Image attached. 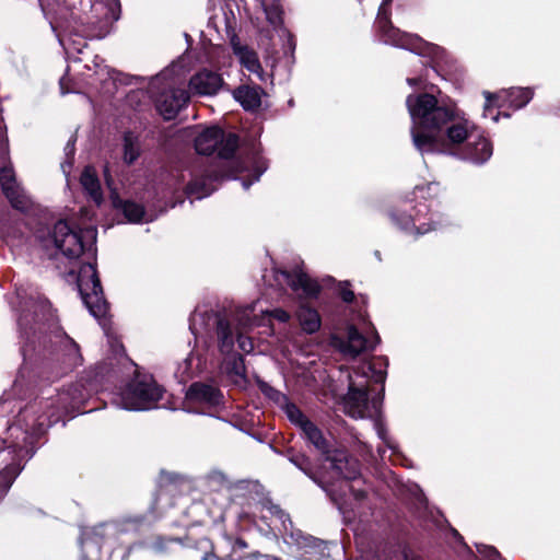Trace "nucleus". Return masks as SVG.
Listing matches in <instances>:
<instances>
[{"label": "nucleus", "instance_id": "20e7f679", "mask_svg": "<svg viewBox=\"0 0 560 560\" xmlns=\"http://www.w3.org/2000/svg\"><path fill=\"white\" fill-rule=\"evenodd\" d=\"M390 2L392 0H383L378 8L374 24L378 40L385 45L408 50L420 57H430L433 60L442 59L445 55L444 48L423 40L417 34L402 32L393 25L387 12V7Z\"/></svg>", "mask_w": 560, "mask_h": 560}, {"label": "nucleus", "instance_id": "09e8293b", "mask_svg": "<svg viewBox=\"0 0 560 560\" xmlns=\"http://www.w3.org/2000/svg\"><path fill=\"white\" fill-rule=\"evenodd\" d=\"M261 172H262V171H260V172H259V174H257V175L255 176V180H258V179H259V176H260Z\"/></svg>", "mask_w": 560, "mask_h": 560}, {"label": "nucleus", "instance_id": "7ed1b4c3", "mask_svg": "<svg viewBox=\"0 0 560 560\" xmlns=\"http://www.w3.org/2000/svg\"><path fill=\"white\" fill-rule=\"evenodd\" d=\"M439 191V184L431 182L425 186H416L412 191V199H408L399 207L388 211L392 223L400 231L415 237L422 236L431 231H436L445 225L446 220L443 214L433 212L424 202L412 205L415 199H428Z\"/></svg>", "mask_w": 560, "mask_h": 560}, {"label": "nucleus", "instance_id": "37998d69", "mask_svg": "<svg viewBox=\"0 0 560 560\" xmlns=\"http://www.w3.org/2000/svg\"><path fill=\"white\" fill-rule=\"evenodd\" d=\"M374 257L377 259V261H382V254L380 250H374Z\"/></svg>", "mask_w": 560, "mask_h": 560}, {"label": "nucleus", "instance_id": "5fc2aeb1", "mask_svg": "<svg viewBox=\"0 0 560 560\" xmlns=\"http://www.w3.org/2000/svg\"><path fill=\"white\" fill-rule=\"evenodd\" d=\"M82 536H84V534H82ZM80 544H81V545L83 544V537H81V539H80Z\"/></svg>", "mask_w": 560, "mask_h": 560}, {"label": "nucleus", "instance_id": "a19ab883", "mask_svg": "<svg viewBox=\"0 0 560 560\" xmlns=\"http://www.w3.org/2000/svg\"><path fill=\"white\" fill-rule=\"evenodd\" d=\"M74 141H75V139L69 140V142L67 143V145L65 148V152L68 158L73 156V154H74Z\"/></svg>", "mask_w": 560, "mask_h": 560}, {"label": "nucleus", "instance_id": "dca6fc26", "mask_svg": "<svg viewBox=\"0 0 560 560\" xmlns=\"http://www.w3.org/2000/svg\"><path fill=\"white\" fill-rule=\"evenodd\" d=\"M0 185L13 208L24 211L30 201L15 180V174L10 163L0 168Z\"/></svg>", "mask_w": 560, "mask_h": 560}, {"label": "nucleus", "instance_id": "5701e85b", "mask_svg": "<svg viewBox=\"0 0 560 560\" xmlns=\"http://www.w3.org/2000/svg\"><path fill=\"white\" fill-rule=\"evenodd\" d=\"M80 183L89 197L98 206L103 201L100 180L93 167L86 166L81 174Z\"/></svg>", "mask_w": 560, "mask_h": 560}, {"label": "nucleus", "instance_id": "2eb2a0df", "mask_svg": "<svg viewBox=\"0 0 560 560\" xmlns=\"http://www.w3.org/2000/svg\"><path fill=\"white\" fill-rule=\"evenodd\" d=\"M224 81L220 73L202 69L189 80V93L198 96H213L223 88Z\"/></svg>", "mask_w": 560, "mask_h": 560}, {"label": "nucleus", "instance_id": "4468645a", "mask_svg": "<svg viewBox=\"0 0 560 560\" xmlns=\"http://www.w3.org/2000/svg\"><path fill=\"white\" fill-rule=\"evenodd\" d=\"M256 306L257 303L238 308L235 312L233 322L236 325V331H234L232 324H230L234 337L236 336L240 349L246 353H249L254 349V343L250 338L245 336V332H247L249 328L260 325V318L255 314ZM228 322L231 323L230 320Z\"/></svg>", "mask_w": 560, "mask_h": 560}, {"label": "nucleus", "instance_id": "49530a36", "mask_svg": "<svg viewBox=\"0 0 560 560\" xmlns=\"http://www.w3.org/2000/svg\"><path fill=\"white\" fill-rule=\"evenodd\" d=\"M252 184V182L247 183V182H243V186L245 189H247L249 187V185Z\"/></svg>", "mask_w": 560, "mask_h": 560}, {"label": "nucleus", "instance_id": "c85d7f7f", "mask_svg": "<svg viewBox=\"0 0 560 560\" xmlns=\"http://www.w3.org/2000/svg\"><path fill=\"white\" fill-rule=\"evenodd\" d=\"M140 154L139 143L131 133H126L124 138V161L127 164L133 163Z\"/></svg>", "mask_w": 560, "mask_h": 560}, {"label": "nucleus", "instance_id": "79ce46f5", "mask_svg": "<svg viewBox=\"0 0 560 560\" xmlns=\"http://www.w3.org/2000/svg\"><path fill=\"white\" fill-rule=\"evenodd\" d=\"M67 167H68V168H70V167H71V162H70V161H67V162H65V163H62V164H61V168H62V171H63V173H65V174H68V172H69V171L67 170Z\"/></svg>", "mask_w": 560, "mask_h": 560}, {"label": "nucleus", "instance_id": "2f4dec72", "mask_svg": "<svg viewBox=\"0 0 560 560\" xmlns=\"http://www.w3.org/2000/svg\"><path fill=\"white\" fill-rule=\"evenodd\" d=\"M261 392L266 397L272 400L278 407L281 409L290 401L289 398L279 392L278 389L271 387L268 384H262L260 386Z\"/></svg>", "mask_w": 560, "mask_h": 560}, {"label": "nucleus", "instance_id": "6ab92c4d", "mask_svg": "<svg viewBox=\"0 0 560 560\" xmlns=\"http://www.w3.org/2000/svg\"><path fill=\"white\" fill-rule=\"evenodd\" d=\"M231 46L233 54L236 56L242 67H244L250 73L257 75L258 79L264 80V70L257 52L249 46L242 44L235 37L232 38Z\"/></svg>", "mask_w": 560, "mask_h": 560}, {"label": "nucleus", "instance_id": "7c9ffc66", "mask_svg": "<svg viewBox=\"0 0 560 560\" xmlns=\"http://www.w3.org/2000/svg\"><path fill=\"white\" fill-rule=\"evenodd\" d=\"M21 466L19 464H11L8 465L1 472H0V487H3L5 489L10 488L13 483L14 479L18 477V475L21 471Z\"/></svg>", "mask_w": 560, "mask_h": 560}, {"label": "nucleus", "instance_id": "8fccbe9b", "mask_svg": "<svg viewBox=\"0 0 560 560\" xmlns=\"http://www.w3.org/2000/svg\"><path fill=\"white\" fill-rule=\"evenodd\" d=\"M83 212H84V215H86V217H88V215H89V213H90V212H89V210H84Z\"/></svg>", "mask_w": 560, "mask_h": 560}, {"label": "nucleus", "instance_id": "a211bd4d", "mask_svg": "<svg viewBox=\"0 0 560 560\" xmlns=\"http://www.w3.org/2000/svg\"><path fill=\"white\" fill-rule=\"evenodd\" d=\"M225 552L220 560H279L276 557L262 555L258 551L247 552L248 545L242 538L224 537Z\"/></svg>", "mask_w": 560, "mask_h": 560}, {"label": "nucleus", "instance_id": "c756f323", "mask_svg": "<svg viewBox=\"0 0 560 560\" xmlns=\"http://www.w3.org/2000/svg\"><path fill=\"white\" fill-rule=\"evenodd\" d=\"M290 460L300 470H302L306 476H308L312 480H315L314 465H313V460L310 457H307L303 454H299V455H292L290 457Z\"/></svg>", "mask_w": 560, "mask_h": 560}, {"label": "nucleus", "instance_id": "cd10ccee", "mask_svg": "<svg viewBox=\"0 0 560 560\" xmlns=\"http://www.w3.org/2000/svg\"><path fill=\"white\" fill-rule=\"evenodd\" d=\"M444 54H446L445 50H444ZM427 58L430 60V62H432L434 65L430 66V68L427 67L425 65H423V67H424L423 73H421L419 77L407 78L406 81L409 86L422 89L424 86L425 81L430 78L429 71L432 70V71L436 72V66H439L441 62L445 61L446 55H444L443 58L440 60H433L430 57H427Z\"/></svg>", "mask_w": 560, "mask_h": 560}, {"label": "nucleus", "instance_id": "0eeeda50", "mask_svg": "<svg viewBox=\"0 0 560 560\" xmlns=\"http://www.w3.org/2000/svg\"><path fill=\"white\" fill-rule=\"evenodd\" d=\"M162 398V388L151 376H137L115 397L117 406L126 410L153 408Z\"/></svg>", "mask_w": 560, "mask_h": 560}, {"label": "nucleus", "instance_id": "ddd939ff", "mask_svg": "<svg viewBox=\"0 0 560 560\" xmlns=\"http://www.w3.org/2000/svg\"><path fill=\"white\" fill-rule=\"evenodd\" d=\"M486 103L483 107V117L493 112L492 100H499L502 105H505L513 109H521L525 107L534 97V90L532 88H510L502 90L497 94L486 92Z\"/></svg>", "mask_w": 560, "mask_h": 560}, {"label": "nucleus", "instance_id": "3c124183", "mask_svg": "<svg viewBox=\"0 0 560 560\" xmlns=\"http://www.w3.org/2000/svg\"><path fill=\"white\" fill-rule=\"evenodd\" d=\"M74 49H77L79 52H81V47H74Z\"/></svg>", "mask_w": 560, "mask_h": 560}, {"label": "nucleus", "instance_id": "c9c22d12", "mask_svg": "<svg viewBox=\"0 0 560 560\" xmlns=\"http://www.w3.org/2000/svg\"><path fill=\"white\" fill-rule=\"evenodd\" d=\"M260 312L267 314L268 316H270L281 323H285L290 318L289 313L281 308H276L270 312H268V311L265 312V311L260 310Z\"/></svg>", "mask_w": 560, "mask_h": 560}, {"label": "nucleus", "instance_id": "de8ad7c7", "mask_svg": "<svg viewBox=\"0 0 560 560\" xmlns=\"http://www.w3.org/2000/svg\"><path fill=\"white\" fill-rule=\"evenodd\" d=\"M316 325H317V330H318V329H319V327H320V318H319V316H318V315H317V322H316Z\"/></svg>", "mask_w": 560, "mask_h": 560}, {"label": "nucleus", "instance_id": "b1692460", "mask_svg": "<svg viewBox=\"0 0 560 560\" xmlns=\"http://www.w3.org/2000/svg\"><path fill=\"white\" fill-rule=\"evenodd\" d=\"M233 95L246 110H254L260 106L261 90L258 86L242 85L234 90Z\"/></svg>", "mask_w": 560, "mask_h": 560}, {"label": "nucleus", "instance_id": "4c0bfd02", "mask_svg": "<svg viewBox=\"0 0 560 560\" xmlns=\"http://www.w3.org/2000/svg\"><path fill=\"white\" fill-rule=\"evenodd\" d=\"M316 548H317V553H320L323 556H324V551L325 550L330 552L331 549H335V550H339L340 549L338 544L328 542V541L320 540V539H317ZM327 555L329 556V553H327Z\"/></svg>", "mask_w": 560, "mask_h": 560}, {"label": "nucleus", "instance_id": "f257e3e1", "mask_svg": "<svg viewBox=\"0 0 560 560\" xmlns=\"http://www.w3.org/2000/svg\"><path fill=\"white\" fill-rule=\"evenodd\" d=\"M416 150L425 154L455 155L482 165L493 154L491 141L457 105L431 93L409 94L406 98Z\"/></svg>", "mask_w": 560, "mask_h": 560}, {"label": "nucleus", "instance_id": "4be33fe9", "mask_svg": "<svg viewBox=\"0 0 560 560\" xmlns=\"http://www.w3.org/2000/svg\"><path fill=\"white\" fill-rule=\"evenodd\" d=\"M325 285H335L336 292L342 300V302L347 304L358 302L353 290L350 288L349 281H337L334 277L327 275L317 277V294L319 293L320 289Z\"/></svg>", "mask_w": 560, "mask_h": 560}, {"label": "nucleus", "instance_id": "f03ea898", "mask_svg": "<svg viewBox=\"0 0 560 560\" xmlns=\"http://www.w3.org/2000/svg\"><path fill=\"white\" fill-rule=\"evenodd\" d=\"M388 360L364 361L351 371L342 365L317 370V400L340 405L353 419L375 418L381 413Z\"/></svg>", "mask_w": 560, "mask_h": 560}, {"label": "nucleus", "instance_id": "6e6552de", "mask_svg": "<svg viewBox=\"0 0 560 560\" xmlns=\"http://www.w3.org/2000/svg\"><path fill=\"white\" fill-rule=\"evenodd\" d=\"M78 288L85 306L97 319L106 316L108 306L103 296V290L94 264H83L78 272Z\"/></svg>", "mask_w": 560, "mask_h": 560}, {"label": "nucleus", "instance_id": "f8f14e48", "mask_svg": "<svg viewBox=\"0 0 560 560\" xmlns=\"http://www.w3.org/2000/svg\"><path fill=\"white\" fill-rule=\"evenodd\" d=\"M217 334L220 352L225 355L221 364V370L223 373H226L233 382L237 383L244 377L245 366L243 358L232 353L234 348V335L226 318H218Z\"/></svg>", "mask_w": 560, "mask_h": 560}, {"label": "nucleus", "instance_id": "ea45409f", "mask_svg": "<svg viewBox=\"0 0 560 560\" xmlns=\"http://www.w3.org/2000/svg\"><path fill=\"white\" fill-rule=\"evenodd\" d=\"M142 517L127 518L124 522V530H128L129 528H137L142 523Z\"/></svg>", "mask_w": 560, "mask_h": 560}, {"label": "nucleus", "instance_id": "e433bc0d", "mask_svg": "<svg viewBox=\"0 0 560 560\" xmlns=\"http://www.w3.org/2000/svg\"><path fill=\"white\" fill-rule=\"evenodd\" d=\"M195 360H196V358L194 354H190L188 358L185 359L184 366H180V369H183V371H182L183 376L190 375V373L192 372V364H194ZM199 365H200V358H197V368Z\"/></svg>", "mask_w": 560, "mask_h": 560}, {"label": "nucleus", "instance_id": "603ef678", "mask_svg": "<svg viewBox=\"0 0 560 560\" xmlns=\"http://www.w3.org/2000/svg\"><path fill=\"white\" fill-rule=\"evenodd\" d=\"M418 491H419V492H421V491H420V489H418ZM420 497H421V500H423V499H424V498H423V493H420Z\"/></svg>", "mask_w": 560, "mask_h": 560}, {"label": "nucleus", "instance_id": "9d476101", "mask_svg": "<svg viewBox=\"0 0 560 560\" xmlns=\"http://www.w3.org/2000/svg\"><path fill=\"white\" fill-rule=\"evenodd\" d=\"M317 451H320L323 455H326V459L330 463V468L334 469L346 482V487L351 492L352 497L357 502H361L366 498V491L363 489L355 488L354 485L349 481L359 482L360 477V464L353 458L347 456L342 452H336L334 455L329 454L327 448V442L323 434L317 429Z\"/></svg>", "mask_w": 560, "mask_h": 560}, {"label": "nucleus", "instance_id": "864d4df0", "mask_svg": "<svg viewBox=\"0 0 560 560\" xmlns=\"http://www.w3.org/2000/svg\"><path fill=\"white\" fill-rule=\"evenodd\" d=\"M454 535L457 536L458 538H462L457 532H454Z\"/></svg>", "mask_w": 560, "mask_h": 560}, {"label": "nucleus", "instance_id": "13d9d810", "mask_svg": "<svg viewBox=\"0 0 560 560\" xmlns=\"http://www.w3.org/2000/svg\"><path fill=\"white\" fill-rule=\"evenodd\" d=\"M358 2H361V0H358Z\"/></svg>", "mask_w": 560, "mask_h": 560}, {"label": "nucleus", "instance_id": "f704fd0d", "mask_svg": "<svg viewBox=\"0 0 560 560\" xmlns=\"http://www.w3.org/2000/svg\"><path fill=\"white\" fill-rule=\"evenodd\" d=\"M476 548L478 553L487 560H503L499 551L492 546L476 544Z\"/></svg>", "mask_w": 560, "mask_h": 560}, {"label": "nucleus", "instance_id": "423d86ee", "mask_svg": "<svg viewBox=\"0 0 560 560\" xmlns=\"http://www.w3.org/2000/svg\"><path fill=\"white\" fill-rule=\"evenodd\" d=\"M96 229L93 225L70 226L67 221H58L52 231L55 246L69 259L79 258L81 255L94 257Z\"/></svg>", "mask_w": 560, "mask_h": 560}, {"label": "nucleus", "instance_id": "bb28decb", "mask_svg": "<svg viewBox=\"0 0 560 560\" xmlns=\"http://www.w3.org/2000/svg\"><path fill=\"white\" fill-rule=\"evenodd\" d=\"M260 4L266 13L267 20L273 26L281 23V5L279 0H259Z\"/></svg>", "mask_w": 560, "mask_h": 560}, {"label": "nucleus", "instance_id": "aec40b11", "mask_svg": "<svg viewBox=\"0 0 560 560\" xmlns=\"http://www.w3.org/2000/svg\"><path fill=\"white\" fill-rule=\"evenodd\" d=\"M187 398L192 402H200L208 406H215L221 402L220 390L210 384L194 383L187 392Z\"/></svg>", "mask_w": 560, "mask_h": 560}, {"label": "nucleus", "instance_id": "c03bdc74", "mask_svg": "<svg viewBox=\"0 0 560 560\" xmlns=\"http://www.w3.org/2000/svg\"><path fill=\"white\" fill-rule=\"evenodd\" d=\"M60 89H61V93L65 94L67 93L68 91L65 90V79H61L60 80Z\"/></svg>", "mask_w": 560, "mask_h": 560}, {"label": "nucleus", "instance_id": "a18cd8bd", "mask_svg": "<svg viewBox=\"0 0 560 560\" xmlns=\"http://www.w3.org/2000/svg\"><path fill=\"white\" fill-rule=\"evenodd\" d=\"M499 115H500V113H499V112H498V113H495V114H493V115L491 116V119H492L494 122H497V121L499 120Z\"/></svg>", "mask_w": 560, "mask_h": 560}, {"label": "nucleus", "instance_id": "f3484780", "mask_svg": "<svg viewBox=\"0 0 560 560\" xmlns=\"http://www.w3.org/2000/svg\"><path fill=\"white\" fill-rule=\"evenodd\" d=\"M189 91L182 88H171L161 93L156 100V107L161 115L170 120L187 104Z\"/></svg>", "mask_w": 560, "mask_h": 560}, {"label": "nucleus", "instance_id": "72a5a7b5", "mask_svg": "<svg viewBox=\"0 0 560 560\" xmlns=\"http://www.w3.org/2000/svg\"><path fill=\"white\" fill-rule=\"evenodd\" d=\"M373 420V427L376 431L377 436L389 447L394 448L390 440L387 438V431L386 428L381 419V413L376 416L375 418H370Z\"/></svg>", "mask_w": 560, "mask_h": 560}, {"label": "nucleus", "instance_id": "412c9836", "mask_svg": "<svg viewBox=\"0 0 560 560\" xmlns=\"http://www.w3.org/2000/svg\"><path fill=\"white\" fill-rule=\"evenodd\" d=\"M282 410L287 415L288 419L296 427H299L306 440L315 444V427L303 412L292 402H288Z\"/></svg>", "mask_w": 560, "mask_h": 560}, {"label": "nucleus", "instance_id": "1a4fd4ad", "mask_svg": "<svg viewBox=\"0 0 560 560\" xmlns=\"http://www.w3.org/2000/svg\"><path fill=\"white\" fill-rule=\"evenodd\" d=\"M378 343L380 336L371 329V324L365 320L362 330L354 325H349L346 340L338 337H331L330 340L331 347L347 359H355L360 354L373 351Z\"/></svg>", "mask_w": 560, "mask_h": 560}, {"label": "nucleus", "instance_id": "58836bf2", "mask_svg": "<svg viewBox=\"0 0 560 560\" xmlns=\"http://www.w3.org/2000/svg\"><path fill=\"white\" fill-rule=\"evenodd\" d=\"M8 154V140L3 129L2 120L0 119V158H5Z\"/></svg>", "mask_w": 560, "mask_h": 560}, {"label": "nucleus", "instance_id": "4d7b16f0", "mask_svg": "<svg viewBox=\"0 0 560 560\" xmlns=\"http://www.w3.org/2000/svg\"><path fill=\"white\" fill-rule=\"evenodd\" d=\"M316 346H317V349H318V348H319V341H318V340H317V342H316Z\"/></svg>", "mask_w": 560, "mask_h": 560}, {"label": "nucleus", "instance_id": "9b49d317", "mask_svg": "<svg viewBox=\"0 0 560 560\" xmlns=\"http://www.w3.org/2000/svg\"><path fill=\"white\" fill-rule=\"evenodd\" d=\"M238 147V138L234 133H224L218 127L202 130L195 139V148L199 154L210 155L217 152L221 159L233 158Z\"/></svg>", "mask_w": 560, "mask_h": 560}, {"label": "nucleus", "instance_id": "393cba45", "mask_svg": "<svg viewBox=\"0 0 560 560\" xmlns=\"http://www.w3.org/2000/svg\"><path fill=\"white\" fill-rule=\"evenodd\" d=\"M213 190L214 187L210 177L195 178L186 187V194L198 199L209 196Z\"/></svg>", "mask_w": 560, "mask_h": 560}, {"label": "nucleus", "instance_id": "473e14b6", "mask_svg": "<svg viewBox=\"0 0 560 560\" xmlns=\"http://www.w3.org/2000/svg\"><path fill=\"white\" fill-rule=\"evenodd\" d=\"M266 509L269 511L271 515H275L277 518H279V521L282 524L284 533H288L289 528L292 527V522L289 515L285 514L284 511H282L279 505L272 503L266 505Z\"/></svg>", "mask_w": 560, "mask_h": 560}, {"label": "nucleus", "instance_id": "a878e982", "mask_svg": "<svg viewBox=\"0 0 560 560\" xmlns=\"http://www.w3.org/2000/svg\"><path fill=\"white\" fill-rule=\"evenodd\" d=\"M114 205L117 208H121L125 217L128 219L129 222L137 223L145 218V212L141 205H138L132 201L121 200H114Z\"/></svg>", "mask_w": 560, "mask_h": 560}, {"label": "nucleus", "instance_id": "39448f33", "mask_svg": "<svg viewBox=\"0 0 560 560\" xmlns=\"http://www.w3.org/2000/svg\"><path fill=\"white\" fill-rule=\"evenodd\" d=\"M275 281L279 284L287 283L296 300V316L305 332H315V282H313L302 269L275 270Z\"/></svg>", "mask_w": 560, "mask_h": 560}, {"label": "nucleus", "instance_id": "6e6d98bb", "mask_svg": "<svg viewBox=\"0 0 560 560\" xmlns=\"http://www.w3.org/2000/svg\"><path fill=\"white\" fill-rule=\"evenodd\" d=\"M503 116H504L505 118H509V117H510V114H506V113H505V114H503Z\"/></svg>", "mask_w": 560, "mask_h": 560}]
</instances>
